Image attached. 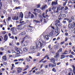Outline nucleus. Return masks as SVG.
Here are the masks:
<instances>
[{
  "label": "nucleus",
  "instance_id": "f257e3e1",
  "mask_svg": "<svg viewBox=\"0 0 75 75\" xmlns=\"http://www.w3.org/2000/svg\"><path fill=\"white\" fill-rule=\"evenodd\" d=\"M56 23L55 24V28H57V29H58V27L57 25H58L59 27H61L62 25L59 24H60V21L58 20H56Z\"/></svg>",
  "mask_w": 75,
  "mask_h": 75
},
{
  "label": "nucleus",
  "instance_id": "f03ea898",
  "mask_svg": "<svg viewBox=\"0 0 75 75\" xmlns=\"http://www.w3.org/2000/svg\"><path fill=\"white\" fill-rule=\"evenodd\" d=\"M57 9V6H53L52 8V10H53L54 13H58L59 11V8L58 7L57 8V10H56Z\"/></svg>",
  "mask_w": 75,
  "mask_h": 75
},
{
  "label": "nucleus",
  "instance_id": "7ed1b4c3",
  "mask_svg": "<svg viewBox=\"0 0 75 75\" xmlns=\"http://www.w3.org/2000/svg\"><path fill=\"white\" fill-rule=\"evenodd\" d=\"M36 49L35 46H31L30 47L29 52L30 53H34V50Z\"/></svg>",
  "mask_w": 75,
  "mask_h": 75
},
{
  "label": "nucleus",
  "instance_id": "20e7f679",
  "mask_svg": "<svg viewBox=\"0 0 75 75\" xmlns=\"http://www.w3.org/2000/svg\"><path fill=\"white\" fill-rule=\"evenodd\" d=\"M66 17V15L64 13H63L62 15L60 14L59 16L58 20H61L62 19V18H65Z\"/></svg>",
  "mask_w": 75,
  "mask_h": 75
},
{
  "label": "nucleus",
  "instance_id": "39448f33",
  "mask_svg": "<svg viewBox=\"0 0 75 75\" xmlns=\"http://www.w3.org/2000/svg\"><path fill=\"white\" fill-rule=\"evenodd\" d=\"M11 31H12V34H13V35L16 34L17 33V30L14 29V27H13L11 28Z\"/></svg>",
  "mask_w": 75,
  "mask_h": 75
},
{
  "label": "nucleus",
  "instance_id": "423d86ee",
  "mask_svg": "<svg viewBox=\"0 0 75 75\" xmlns=\"http://www.w3.org/2000/svg\"><path fill=\"white\" fill-rule=\"evenodd\" d=\"M16 55H18V54H23V51L20 48H19V50L17 51L16 52Z\"/></svg>",
  "mask_w": 75,
  "mask_h": 75
},
{
  "label": "nucleus",
  "instance_id": "0eeeda50",
  "mask_svg": "<svg viewBox=\"0 0 75 75\" xmlns=\"http://www.w3.org/2000/svg\"><path fill=\"white\" fill-rule=\"evenodd\" d=\"M59 53L58 52H57L56 53L55 56L54 57V58H56V60L58 61V58H59Z\"/></svg>",
  "mask_w": 75,
  "mask_h": 75
},
{
  "label": "nucleus",
  "instance_id": "6e6552de",
  "mask_svg": "<svg viewBox=\"0 0 75 75\" xmlns=\"http://www.w3.org/2000/svg\"><path fill=\"white\" fill-rule=\"evenodd\" d=\"M50 61H51L52 63H55V59L54 58H52L50 59Z\"/></svg>",
  "mask_w": 75,
  "mask_h": 75
},
{
  "label": "nucleus",
  "instance_id": "1a4fd4ad",
  "mask_svg": "<svg viewBox=\"0 0 75 75\" xmlns=\"http://www.w3.org/2000/svg\"><path fill=\"white\" fill-rule=\"evenodd\" d=\"M28 16L29 17H30L31 18H33L34 17V15H33V14H31V12H29V13H28Z\"/></svg>",
  "mask_w": 75,
  "mask_h": 75
},
{
  "label": "nucleus",
  "instance_id": "9d476101",
  "mask_svg": "<svg viewBox=\"0 0 75 75\" xmlns=\"http://www.w3.org/2000/svg\"><path fill=\"white\" fill-rule=\"evenodd\" d=\"M69 28V29L71 28H74V27H73V25L71 23L69 24L68 25Z\"/></svg>",
  "mask_w": 75,
  "mask_h": 75
},
{
  "label": "nucleus",
  "instance_id": "9b49d317",
  "mask_svg": "<svg viewBox=\"0 0 75 75\" xmlns=\"http://www.w3.org/2000/svg\"><path fill=\"white\" fill-rule=\"evenodd\" d=\"M12 19L13 20H18V16H17L16 18V16H15L12 17Z\"/></svg>",
  "mask_w": 75,
  "mask_h": 75
},
{
  "label": "nucleus",
  "instance_id": "f8f14e48",
  "mask_svg": "<svg viewBox=\"0 0 75 75\" xmlns=\"http://www.w3.org/2000/svg\"><path fill=\"white\" fill-rule=\"evenodd\" d=\"M58 4V1H57L56 2L53 1L52 2V6H54V5H57Z\"/></svg>",
  "mask_w": 75,
  "mask_h": 75
},
{
  "label": "nucleus",
  "instance_id": "ddd939ff",
  "mask_svg": "<svg viewBox=\"0 0 75 75\" xmlns=\"http://www.w3.org/2000/svg\"><path fill=\"white\" fill-rule=\"evenodd\" d=\"M34 11L35 12H36V11L37 12V13H40L41 12V11L40 10L38 9L37 8H35L34 9Z\"/></svg>",
  "mask_w": 75,
  "mask_h": 75
},
{
  "label": "nucleus",
  "instance_id": "4468645a",
  "mask_svg": "<svg viewBox=\"0 0 75 75\" xmlns=\"http://www.w3.org/2000/svg\"><path fill=\"white\" fill-rule=\"evenodd\" d=\"M18 69L17 71L18 73H20L21 72V71H22V69L20 68V67H18Z\"/></svg>",
  "mask_w": 75,
  "mask_h": 75
},
{
  "label": "nucleus",
  "instance_id": "2eb2a0df",
  "mask_svg": "<svg viewBox=\"0 0 75 75\" xmlns=\"http://www.w3.org/2000/svg\"><path fill=\"white\" fill-rule=\"evenodd\" d=\"M7 40H8V36H7V34H6L4 37V40L6 41Z\"/></svg>",
  "mask_w": 75,
  "mask_h": 75
},
{
  "label": "nucleus",
  "instance_id": "dca6fc26",
  "mask_svg": "<svg viewBox=\"0 0 75 75\" xmlns=\"http://www.w3.org/2000/svg\"><path fill=\"white\" fill-rule=\"evenodd\" d=\"M51 7H50L49 8L46 10V12H45L46 14H47V13L48 11H51Z\"/></svg>",
  "mask_w": 75,
  "mask_h": 75
},
{
  "label": "nucleus",
  "instance_id": "f3484780",
  "mask_svg": "<svg viewBox=\"0 0 75 75\" xmlns=\"http://www.w3.org/2000/svg\"><path fill=\"white\" fill-rule=\"evenodd\" d=\"M39 42H40V41H39V42H36V48H38Z\"/></svg>",
  "mask_w": 75,
  "mask_h": 75
},
{
  "label": "nucleus",
  "instance_id": "a211bd4d",
  "mask_svg": "<svg viewBox=\"0 0 75 75\" xmlns=\"http://www.w3.org/2000/svg\"><path fill=\"white\" fill-rule=\"evenodd\" d=\"M26 34V33L25 32H23L21 33L20 34V35H25Z\"/></svg>",
  "mask_w": 75,
  "mask_h": 75
},
{
  "label": "nucleus",
  "instance_id": "6ab92c4d",
  "mask_svg": "<svg viewBox=\"0 0 75 75\" xmlns=\"http://www.w3.org/2000/svg\"><path fill=\"white\" fill-rule=\"evenodd\" d=\"M64 44L65 45V46H64V45L62 46V47L63 48H66V46H68V43H66L65 44Z\"/></svg>",
  "mask_w": 75,
  "mask_h": 75
},
{
  "label": "nucleus",
  "instance_id": "aec40b11",
  "mask_svg": "<svg viewBox=\"0 0 75 75\" xmlns=\"http://www.w3.org/2000/svg\"><path fill=\"white\" fill-rule=\"evenodd\" d=\"M2 58L3 59H4V61H7L6 56H3L2 57Z\"/></svg>",
  "mask_w": 75,
  "mask_h": 75
},
{
  "label": "nucleus",
  "instance_id": "412c9836",
  "mask_svg": "<svg viewBox=\"0 0 75 75\" xmlns=\"http://www.w3.org/2000/svg\"><path fill=\"white\" fill-rule=\"evenodd\" d=\"M46 7H47V5H45L44 6H43L42 7L41 9L43 10H44V9H45Z\"/></svg>",
  "mask_w": 75,
  "mask_h": 75
},
{
  "label": "nucleus",
  "instance_id": "4be33fe9",
  "mask_svg": "<svg viewBox=\"0 0 75 75\" xmlns=\"http://www.w3.org/2000/svg\"><path fill=\"white\" fill-rule=\"evenodd\" d=\"M49 35H45V38L47 39V40H49Z\"/></svg>",
  "mask_w": 75,
  "mask_h": 75
},
{
  "label": "nucleus",
  "instance_id": "5701e85b",
  "mask_svg": "<svg viewBox=\"0 0 75 75\" xmlns=\"http://www.w3.org/2000/svg\"><path fill=\"white\" fill-rule=\"evenodd\" d=\"M25 59L27 62H30V61H31V60L28 57H26L25 58Z\"/></svg>",
  "mask_w": 75,
  "mask_h": 75
},
{
  "label": "nucleus",
  "instance_id": "b1692460",
  "mask_svg": "<svg viewBox=\"0 0 75 75\" xmlns=\"http://www.w3.org/2000/svg\"><path fill=\"white\" fill-rule=\"evenodd\" d=\"M19 17H21L22 18H23V13H22V12H21L20 13V16Z\"/></svg>",
  "mask_w": 75,
  "mask_h": 75
},
{
  "label": "nucleus",
  "instance_id": "393cba45",
  "mask_svg": "<svg viewBox=\"0 0 75 75\" xmlns=\"http://www.w3.org/2000/svg\"><path fill=\"white\" fill-rule=\"evenodd\" d=\"M65 57V56L64 55V54H62L61 55V57L60 58V59H63V58H64Z\"/></svg>",
  "mask_w": 75,
  "mask_h": 75
},
{
  "label": "nucleus",
  "instance_id": "a878e982",
  "mask_svg": "<svg viewBox=\"0 0 75 75\" xmlns=\"http://www.w3.org/2000/svg\"><path fill=\"white\" fill-rule=\"evenodd\" d=\"M62 52V48H60V49L58 50V51H57V52Z\"/></svg>",
  "mask_w": 75,
  "mask_h": 75
},
{
  "label": "nucleus",
  "instance_id": "bb28decb",
  "mask_svg": "<svg viewBox=\"0 0 75 75\" xmlns=\"http://www.w3.org/2000/svg\"><path fill=\"white\" fill-rule=\"evenodd\" d=\"M52 71H53V72H56L57 71V70L55 69V68H54L52 69Z\"/></svg>",
  "mask_w": 75,
  "mask_h": 75
},
{
  "label": "nucleus",
  "instance_id": "cd10ccee",
  "mask_svg": "<svg viewBox=\"0 0 75 75\" xmlns=\"http://www.w3.org/2000/svg\"><path fill=\"white\" fill-rule=\"evenodd\" d=\"M73 68V72L74 74L75 75V66L74 65L72 66Z\"/></svg>",
  "mask_w": 75,
  "mask_h": 75
},
{
  "label": "nucleus",
  "instance_id": "c85d7f7f",
  "mask_svg": "<svg viewBox=\"0 0 75 75\" xmlns=\"http://www.w3.org/2000/svg\"><path fill=\"white\" fill-rule=\"evenodd\" d=\"M23 50L24 52H27L28 51V50L27 49L25 48H23Z\"/></svg>",
  "mask_w": 75,
  "mask_h": 75
},
{
  "label": "nucleus",
  "instance_id": "c756f323",
  "mask_svg": "<svg viewBox=\"0 0 75 75\" xmlns=\"http://www.w3.org/2000/svg\"><path fill=\"white\" fill-rule=\"evenodd\" d=\"M53 64H52V67H56V63H53Z\"/></svg>",
  "mask_w": 75,
  "mask_h": 75
},
{
  "label": "nucleus",
  "instance_id": "7c9ffc66",
  "mask_svg": "<svg viewBox=\"0 0 75 75\" xmlns=\"http://www.w3.org/2000/svg\"><path fill=\"white\" fill-rule=\"evenodd\" d=\"M23 47H25V46H26V45H27V44L25 42L23 44Z\"/></svg>",
  "mask_w": 75,
  "mask_h": 75
},
{
  "label": "nucleus",
  "instance_id": "2f4dec72",
  "mask_svg": "<svg viewBox=\"0 0 75 75\" xmlns=\"http://www.w3.org/2000/svg\"><path fill=\"white\" fill-rule=\"evenodd\" d=\"M24 59L23 58L20 59H18V61H24Z\"/></svg>",
  "mask_w": 75,
  "mask_h": 75
},
{
  "label": "nucleus",
  "instance_id": "473e14b6",
  "mask_svg": "<svg viewBox=\"0 0 75 75\" xmlns=\"http://www.w3.org/2000/svg\"><path fill=\"white\" fill-rule=\"evenodd\" d=\"M34 21V22H35V23H40V22L38 21H37L36 20H35Z\"/></svg>",
  "mask_w": 75,
  "mask_h": 75
},
{
  "label": "nucleus",
  "instance_id": "72a5a7b5",
  "mask_svg": "<svg viewBox=\"0 0 75 75\" xmlns=\"http://www.w3.org/2000/svg\"><path fill=\"white\" fill-rule=\"evenodd\" d=\"M3 22L4 23V25H6V19H5L3 21Z\"/></svg>",
  "mask_w": 75,
  "mask_h": 75
},
{
  "label": "nucleus",
  "instance_id": "f704fd0d",
  "mask_svg": "<svg viewBox=\"0 0 75 75\" xmlns=\"http://www.w3.org/2000/svg\"><path fill=\"white\" fill-rule=\"evenodd\" d=\"M11 65L12 66V68H11V71L13 69V68H14V64H11Z\"/></svg>",
  "mask_w": 75,
  "mask_h": 75
},
{
  "label": "nucleus",
  "instance_id": "c9c22d12",
  "mask_svg": "<svg viewBox=\"0 0 75 75\" xmlns=\"http://www.w3.org/2000/svg\"><path fill=\"white\" fill-rule=\"evenodd\" d=\"M42 72V73H41V74H43L44 71H43V69H42L40 71V74H41V73Z\"/></svg>",
  "mask_w": 75,
  "mask_h": 75
},
{
  "label": "nucleus",
  "instance_id": "e433bc0d",
  "mask_svg": "<svg viewBox=\"0 0 75 75\" xmlns=\"http://www.w3.org/2000/svg\"><path fill=\"white\" fill-rule=\"evenodd\" d=\"M65 36H66L67 37V36H68V33L67 32H66L65 33V34H64Z\"/></svg>",
  "mask_w": 75,
  "mask_h": 75
},
{
  "label": "nucleus",
  "instance_id": "4c0bfd02",
  "mask_svg": "<svg viewBox=\"0 0 75 75\" xmlns=\"http://www.w3.org/2000/svg\"><path fill=\"white\" fill-rule=\"evenodd\" d=\"M37 8H40V6H41V4H39L38 5H37Z\"/></svg>",
  "mask_w": 75,
  "mask_h": 75
},
{
  "label": "nucleus",
  "instance_id": "58836bf2",
  "mask_svg": "<svg viewBox=\"0 0 75 75\" xmlns=\"http://www.w3.org/2000/svg\"><path fill=\"white\" fill-rule=\"evenodd\" d=\"M39 43H40V48H41V47H42V44L40 42H39Z\"/></svg>",
  "mask_w": 75,
  "mask_h": 75
},
{
  "label": "nucleus",
  "instance_id": "ea45409f",
  "mask_svg": "<svg viewBox=\"0 0 75 75\" xmlns=\"http://www.w3.org/2000/svg\"><path fill=\"white\" fill-rule=\"evenodd\" d=\"M15 50L17 51L18 50H19V49L17 47H15Z\"/></svg>",
  "mask_w": 75,
  "mask_h": 75
},
{
  "label": "nucleus",
  "instance_id": "a19ab883",
  "mask_svg": "<svg viewBox=\"0 0 75 75\" xmlns=\"http://www.w3.org/2000/svg\"><path fill=\"white\" fill-rule=\"evenodd\" d=\"M35 74L36 75H38V74H40V71H38L37 72L35 73Z\"/></svg>",
  "mask_w": 75,
  "mask_h": 75
},
{
  "label": "nucleus",
  "instance_id": "79ce46f5",
  "mask_svg": "<svg viewBox=\"0 0 75 75\" xmlns=\"http://www.w3.org/2000/svg\"><path fill=\"white\" fill-rule=\"evenodd\" d=\"M52 63L49 64L48 67H51V66H52Z\"/></svg>",
  "mask_w": 75,
  "mask_h": 75
},
{
  "label": "nucleus",
  "instance_id": "37998d69",
  "mask_svg": "<svg viewBox=\"0 0 75 75\" xmlns=\"http://www.w3.org/2000/svg\"><path fill=\"white\" fill-rule=\"evenodd\" d=\"M71 54L72 55H75V54L74 53V52L73 51L71 52Z\"/></svg>",
  "mask_w": 75,
  "mask_h": 75
},
{
  "label": "nucleus",
  "instance_id": "c03bdc74",
  "mask_svg": "<svg viewBox=\"0 0 75 75\" xmlns=\"http://www.w3.org/2000/svg\"><path fill=\"white\" fill-rule=\"evenodd\" d=\"M55 31L56 33H58V30L57 29H55Z\"/></svg>",
  "mask_w": 75,
  "mask_h": 75
},
{
  "label": "nucleus",
  "instance_id": "a18cd8bd",
  "mask_svg": "<svg viewBox=\"0 0 75 75\" xmlns=\"http://www.w3.org/2000/svg\"><path fill=\"white\" fill-rule=\"evenodd\" d=\"M48 65H46L45 66V69H47V68H48Z\"/></svg>",
  "mask_w": 75,
  "mask_h": 75
},
{
  "label": "nucleus",
  "instance_id": "49530a36",
  "mask_svg": "<svg viewBox=\"0 0 75 75\" xmlns=\"http://www.w3.org/2000/svg\"><path fill=\"white\" fill-rule=\"evenodd\" d=\"M47 57H48V55H45V57H44L43 58V59H45L46 58H47Z\"/></svg>",
  "mask_w": 75,
  "mask_h": 75
},
{
  "label": "nucleus",
  "instance_id": "de8ad7c7",
  "mask_svg": "<svg viewBox=\"0 0 75 75\" xmlns=\"http://www.w3.org/2000/svg\"><path fill=\"white\" fill-rule=\"evenodd\" d=\"M64 43H65V42L64 41L62 42H60V44L61 45H62V44H64Z\"/></svg>",
  "mask_w": 75,
  "mask_h": 75
},
{
  "label": "nucleus",
  "instance_id": "09e8293b",
  "mask_svg": "<svg viewBox=\"0 0 75 75\" xmlns=\"http://www.w3.org/2000/svg\"><path fill=\"white\" fill-rule=\"evenodd\" d=\"M25 42H26V43L27 44H28V43H29V40H27L25 41Z\"/></svg>",
  "mask_w": 75,
  "mask_h": 75
},
{
  "label": "nucleus",
  "instance_id": "8fccbe9b",
  "mask_svg": "<svg viewBox=\"0 0 75 75\" xmlns=\"http://www.w3.org/2000/svg\"><path fill=\"white\" fill-rule=\"evenodd\" d=\"M16 45L17 46H19V45H20V43H19V42H17Z\"/></svg>",
  "mask_w": 75,
  "mask_h": 75
},
{
  "label": "nucleus",
  "instance_id": "3c124183",
  "mask_svg": "<svg viewBox=\"0 0 75 75\" xmlns=\"http://www.w3.org/2000/svg\"><path fill=\"white\" fill-rule=\"evenodd\" d=\"M44 59H42L41 60L39 61V63H40V62H41L42 61H44Z\"/></svg>",
  "mask_w": 75,
  "mask_h": 75
},
{
  "label": "nucleus",
  "instance_id": "603ef678",
  "mask_svg": "<svg viewBox=\"0 0 75 75\" xmlns=\"http://www.w3.org/2000/svg\"><path fill=\"white\" fill-rule=\"evenodd\" d=\"M3 64H4V65H7V63L6 62H3Z\"/></svg>",
  "mask_w": 75,
  "mask_h": 75
},
{
  "label": "nucleus",
  "instance_id": "864d4df0",
  "mask_svg": "<svg viewBox=\"0 0 75 75\" xmlns=\"http://www.w3.org/2000/svg\"><path fill=\"white\" fill-rule=\"evenodd\" d=\"M68 9V8L67 6H66L65 8H64V10H67V9Z\"/></svg>",
  "mask_w": 75,
  "mask_h": 75
},
{
  "label": "nucleus",
  "instance_id": "5fc2aeb1",
  "mask_svg": "<svg viewBox=\"0 0 75 75\" xmlns=\"http://www.w3.org/2000/svg\"><path fill=\"white\" fill-rule=\"evenodd\" d=\"M63 23H64V24H66L67 23V21H65L63 20Z\"/></svg>",
  "mask_w": 75,
  "mask_h": 75
},
{
  "label": "nucleus",
  "instance_id": "6e6d98bb",
  "mask_svg": "<svg viewBox=\"0 0 75 75\" xmlns=\"http://www.w3.org/2000/svg\"><path fill=\"white\" fill-rule=\"evenodd\" d=\"M33 14H34L35 15V16H36V17H37V13L33 12Z\"/></svg>",
  "mask_w": 75,
  "mask_h": 75
},
{
  "label": "nucleus",
  "instance_id": "4d7b16f0",
  "mask_svg": "<svg viewBox=\"0 0 75 75\" xmlns=\"http://www.w3.org/2000/svg\"><path fill=\"white\" fill-rule=\"evenodd\" d=\"M67 41H68V38L66 37L65 39V41L66 42Z\"/></svg>",
  "mask_w": 75,
  "mask_h": 75
},
{
  "label": "nucleus",
  "instance_id": "13d9d810",
  "mask_svg": "<svg viewBox=\"0 0 75 75\" xmlns=\"http://www.w3.org/2000/svg\"><path fill=\"white\" fill-rule=\"evenodd\" d=\"M73 28L75 27V23H74L73 24Z\"/></svg>",
  "mask_w": 75,
  "mask_h": 75
},
{
  "label": "nucleus",
  "instance_id": "bf43d9fd",
  "mask_svg": "<svg viewBox=\"0 0 75 75\" xmlns=\"http://www.w3.org/2000/svg\"><path fill=\"white\" fill-rule=\"evenodd\" d=\"M24 42V40H23L21 41V44H23V42Z\"/></svg>",
  "mask_w": 75,
  "mask_h": 75
},
{
  "label": "nucleus",
  "instance_id": "052dcab7",
  "mask_svg": "<svg viewBox=\"0 0 75 75\" xmlns=\"http://www.w3.org/2000/svg\"><path fill=\"white\" fill-rule=\"evenodd\" d=\"M8 21H10V20H11V17H8Z\"/></svg>",
  "mask_w": 75,
  "mask_h": 75
},
{
  "label": "nucleus",
  "instance_id": "680f3d73",
  "mask_svg": "<svg viewBox=\"0 0 75 75\" xmlns=\"http://www.w3.org/2000/svg\"><path fill=\"white\" fill-rule=\"evenodd\" d=\"M27 71H25L23 72L22 74H27Z\"/></svg>",
  "mask_w": 75,
  "mask_h": 75
},
{
  "label": "nucleus",
  "instance_id": "e2e57ef3",
  "mask_svg": "<svg viewBox=\"0 0 75 75\" xmlns=\"http://www.w3.org/2000/svg\"><path fill=\"white\" fill-rule=\"evenodd\" d=\"M61 62L57 63V65H60V64H61Z\"/></svg>",
  "mask_w": 75,
  "mask_h": 75
},
{
  "label": "nucleus",
  "instance_id": "0e129e2a",
  "mask_svg": "<svg viewBox=\"0 0 75 75\" xmlns=\"http://www.w3.org/2000/svg\"><path fill=\"white\" fill-rule=\"evenodd\" d=\"M3 13L4 14H5V13H6V10H4V11H3Z\"/></svg>",
  "mask_w": 75,
  "mask_h": 75
},
{
  "label": "nucleus",
  "instance_id": "69168bd1",
  "mask_svg": "<svg viewBox=\"0 0 75 75\" xmlns=\"http://www.w3.org/2000/svg\"><path fill=\"white\" fill-rule=\"evenodd\" d=\"M6 33V31H4L2 32L3 34H4V35Z\"/></svg>",
  "mask_w": 75,
  "mask_h": 75
},
{
  "label": "nucleus",
  "instance_id": "338daca9",
  "mask_svg": "<svg viewBox=\"0 0 75 75\" xmlns=\"http://www.w3.org/2000/svg\"><path fill=\"white\" fill-rule=\"evenodd\" d=\"M72 22V20H70L69 21V23H71V22Z\"/></svg>",
  "mask_w": 75,
  "mask_h": 75
},
{
  "label": "nucleus",
  "instance_id": "774afa93",
  "mask_svg": "<svg viewBox=\"0 0 75 75\" xmlns=\"http://www.w3.org/2000/svg\"><path fill=\"white\" fill-rule=\"evenodd\" d=\"M72 50H74V49H75V46H73L72 47Z\"/></svg>",
  "mask_w": 75,
  "mask_h": 75
}]
</instances>
